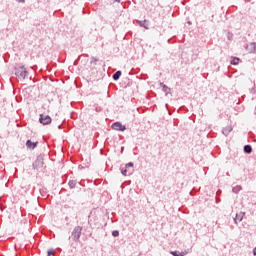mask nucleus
Listing matches in <instances>:
<instances>
[{
  "mask_svg": "<svg viewBox=\"0 0 256 256\" xmlns=\"http://www.w3.org/2000/svg\"><path fill=\"white\" fill-rule=\"evenodd\" d=\"M231 131H233V128L231 126H226L225 128H223L222 133L223 135L227 136Z\"/></svg>",
  "mask_w": 256,
  "mask_h": 256,
  "instance_id": "nucleus-11",
  "label": "nucleus"
},
{
  "mask_svg": "<svg viewBox=\"0 0 256 256\" xmlns=\"http://www.w3.org/2000/svg\"><path fill=\"white\" fill-rule=\"evenodd\" d=\"M173 256H185L187 255V252H179V251H171L170 252Z\"/></svg>",
  "mask_w": 256,
  "mask_h": 256,
  "instance_id": "nucleus-12",
  "label": "nucleus"
},
{
  "mask_svg": "<svg viewBox=\"0 0 256 256\" xmlns=\"http://www.w3.org/2000/svg\"><path fill=\"white\" fill-rule=\"evenodd\" d=\"M97 61H99V59L92 57L90 63H91V65H93V64L95 65L97 63Z\"/></svg>",
  "mask_w": 256,
  "mask_h": 256,
  "instance_id": "nucleus-19",
  "label": "nucleus"
},
{
  "mask_svg": "<svg viewBox=\"0 0 256 256\" xmlns=\"http://www.w3.org/2000/svg\"><path fill=\"white\" fill-rule=\"evenodd\" d=\"M160 85L162 87V91H164V93H166V95L169 94V91H171V89L163 83H160Z\"/></svg>",
  "mask_w": 256,
  "mask_h": 256,
  "instance_id": "nucleus-14",
  "label": "nucleus"
},
{
  "mask_svg": "<svg viewBox=\"0 0 256 256\" xmlns=\"http://www.w3.org/2000/svg\"><path fill=\"white\" fill-rule=\"evenodd\" d=\"M253 255L256 256V247L253 249Z\"/></svg>",
  "mask_w": 256,
  "mask_h": 256,
  "instance_id": "nucleus-24",
  "label": "nucleus"
},
{
  "mask_svg": "<svg viewBox=\"0 0 256 256\" xmlns=\"http://www.w3.org/2000/svg\"><path fill=\"white\" fill-rule=\"evenodd\" d=\"M39 121L42 125H51L52 119L49 117V115L40 114Z\"/></svg>",
  "mask_w": 256,
  "mask_h": 256,
  "instance_id": "nucleus-3",
  "label": "nucleus"
},
{
  "mask_svg": "<svg viewBox=\"0 0 256 256\" xmlns=\"http://www.w3.org/2000/svg\"><path fill=\"white\" fill-rule=\"evenodd\" d=\"M244 153H253V148L251 147V145L244 146Z\"/></svg>",
  "mask_w": 256,
  "mask_h": 256,
  "instance_id": "nucleus-16",
  "label": "nucleus"
},
{
  "mask_svg": "<svg viewBox=\"0 0 256 256\" xmlns=\"http://www.w3.org/2000/svg\"><path fill=\"white\" fill-rule=\"evenodd\" d=\"M15 71V75L16 77H18V79H20L21 81H24V79L27 78V76L29 75V71H27V68H25L24 65H18L14 68Z\"/></svg>",
  "mask_w": 256,
  "mask_h": 256,
  "instance_id": "nucleus-1",
  "label": "nucleus"
},
{
  "mask_svg": "<svg viewBox=\"0 0 256 256\" xmlns=\"http://www.w3.org/2000/svg\"><path fill=\"white\" fill-rule=\"evenodd\" d=\"M133 162H129L125 165V167H121V173L124 175V177H129V175H133Z\"/></svg>",
  "mask_w": 256,
  "mask_h": 256,
  "instance_id": "nucleus-2",
  "label": "nucleus"
},
{
  "mask_svg": "<svg viewBox=\"0 0 256 256\" xmlns=\"http://www.w3.org/2000/svg\"><path fill=\"white\" fill-rule=\"evenodd\" d=\"M119 235V230L112 231V237H117Z\"/></svg>",
  "mask_w": 256,
  "mask_h": 256,
  "instance_id": "nucleus-20",
  "label": "nucleus"
},
{
  "mask_svg": "<svg viewBox=\"0 0 256 256\" xmlns=\"http://www.w3.org/2000/svg\"><path fill=\"white\" fill-rule=\"evenodd\" d=\"M95 110L97 111V113H100V111H102V108L100 106H97Z\"/></svg>",
  "mask_w": 256,
  "mask_h": 256,
  "instance_id": "nucleus-22",
  "label": "nucleus"
},
{
  "mask_svg": "<svg viewBox=\"0 0 256 256\" xmlns=\"http://www.w3.org/2000/svg\"><path fill=\"white\" fill-rule=\"evenodd\" d=\"M137 25L140 27H144V29H149V26L147 25V20H136Z\"/></svg>",
  "mask_w": 256,
  "mask_h": 256,
  "instance_id": "nucleus-10",
  "label": "nucleus"
},
{
  "mask_svg": "<svg viewBox=\"0 0 256 256\" xmlns=\"http://www.w3.org/2000/svg\"><path fill=\"white\" fill-rule=\"evenodd\" d=\"M248 53H256V42L249 43L246 47Z\"/></svg>",
  "mask_w": 256,
  "mask_h": 256,
  "instance_id": "nucleus-7",
  "label": "nucleus"
},
{
  "mask_svg": "<svg viewBox=\"0 0 256 256\" xmlns=\"http://www.w3.org/2000/svg\"><path fill=\"white\" fill-rule=\"evenodd\" d=\"M111 127L114 131H125L127 129L121 122H114Z\"/></svg>",
  "mask_w": 256,
  "mask_h": 256,
  "instance_id": "nucleus-5",
  "label": "nucleus"
},
{
  "mask_svg": "<svg viewBox=\"0 0 256 256\" xmlns=\"http://www.w3.org/2000/svg\"><path fill=\"white\" fill-rule=\"evenodd\" d=\"M47 253L49 256L55 255V250H48Z\"/></svg>",
  "mask_w": 256,
  "mask_h": 256,
  "instance_id": "nucleus-21",
  "label": "nucleus"
},
{
  "mask_svg": "<svg viewBox=\"0 0 256 256\" xmlns=\"http://www.w3.org/2000/svg\"><path fill=\"white\" fill-rule=\"evenodd\" d=\"M243 217H245V212H240L236 214V217L234 218V222L241 223V221H243Z\"/></svg>",
  "mask_w": 256,
  "mask_h": 256,
  "instance_id": "nucleus-8",
  "label": "nucleus"
},
{
  "mask_svg": "<svg viewBox=\"0 0 256 256\" xmlns=\"http://www.w3.org/2000/svg\"><path fill=\"white\" fill-rule=\"evenodd\" d=\"M18 3H25V0H16Z\"/></svg>",
  "mask_w": 256,
  "mask_h": 256,
  "instance_id": "nucleus-23",
  "label": "nucleus"
},
{
  "mask_svg": "<svg viewBox=\"0 0 256 256\" xmlns=\"http://www.w3.org/2000/svg\"><path fill=\"white\" fill-rule=\"evenodd\" d=\"M83 229L81 228V226H76L72 232V237L74 239V241H77L80 237H81V231Z\"/></svg>",
  "mask_w": 256,
  "mask_h": 256,
  "instance_id": "nucleus-4",
  "label": "nucleus"
},
{
  "mask_svg": "<svg viewBox=\"0 0 256 256\" xmlns=\"http://www.w3.org/2000/svg\"><path fill=\"white\" fill-rule=\"evenodd\" d=\"M120 77H121V71H120V70H118L117 72H115V73L113 74V76H112V78L114 79V81H119Z\"/></svg>",
  "mask_w": 256,
  "mask_h": 256,
  "instance_id": "nucleus-13",
  "label": "nucleus"
},
{
  "mask_svg": "<svg viewBox=\"0 0 256 256\" xmlns=\"http://www.w3.org/2000/svg\"><path fill=\"white\" fill-rule=\"evenodd\" d=\"M116 3H121V0H114Z\"/></svg>",
  "mask_w": 256,
  "mask_h": 256,
  "instance_id": "nucleus-25",
  "label": "nucleus"
},
{
  "mask_svg": "<svg viewBox=\"0 0 256 256\" xmlns=\"http://www.w3.org/2000/svg\"><path fill=\"white\" fill-rule=\"evenodd\" d=\"M231 65H239V58H233L231 60Z\"/></svg>",
  "mask_w": 256,
  "mask_h": 256,
  "instance_id": "nucleus-18",
  "label": "nucleus"
},
{
  "mask_svg": "<svg viewBox=\"0 0 256 256\" xmlns=\"http://www.w3.org/2000/svg\"><path fill=\"white\" fill-rule=\"evenodd\" d=\"M38 142H32L31 140H27L26 147L27 149H35L37 147Z\"/></svg>",
  "mask_w": 256,
  "mask_h": 256,
  "instance_id": "nucleus-9",
  "label": "nucleus"
},
{
  "mask_svg": "<svg viewBox=\"0 0 256 256\" xmlns=\"http://www.w3.org/2000/svg\"><path fill=\"white\" fill-rule=\"evenodd\" d=\"M68 185H69L70 189H75V187H77V180H70L68 182Z\"/></svg>",
  "mask_w": 256,
  "mask_h": 256,
  "instance_id": "nucleus-15",
  "label": "nucleus"
},
{
  "mask_svg": "<svg viewBox=\"0 0 256 256\" xmlns=\"http://www.w3.org/2000/svg\"><path fill=\"white\" fill-rule=\"evenodd\" d=\"M241 189H242L241 186L237 185L232 188V191H233V193H239V191H241Z\"/></svg>",
  "mask_w": 256,
  "mask_h": 256,
  "instance_id": "nucleus-17",
  "label": "nucleus"
},
{
  "mask_svg": "<svg viewBox=\"0 0 256 256\" xmlns=\"http://www.w3.org/2000/svg\"><path fill=\"white\" fill-rule=\"evenodd\" d=\"M44 162H43V157L38 156L35 162L33 163V169H41L43 167Z\"/></svg>",
  "mask_w": 256,
  "mask_h": 256,
  "instance_id": "nucleus-6",
  "label": "nucleus"
}]
</instances>
